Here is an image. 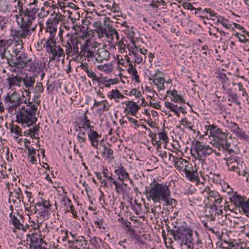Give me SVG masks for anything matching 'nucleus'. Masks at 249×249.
<instances>
[{"label":"nucleus","instance_id":"obj_1","mask_svg":"<svg viewBox=\"0 0 249 249\" xmlns=\"http://www.w3.org/2000/svg\"><path fill=\"white\" fill-rule=\"evenodd\" d=\"M146 196L148 201L154 202H177V200L171 197V192L166 184L160 183L155 179L150 184L149 187H146Z\"/></svg>","mask_w":249,"mask_h":249},{"label":"nucleus","instance_id":"obj_2","mask_svg":"<svg viewBox=\"0 0 249 249\" xmlns=\"http://www.w3.org/2000/svg\"><path fill=\"white\" fill-rule=\"evenodd\" d=\"M205 127L207 131H210V135L213 137L214 142L213 145L219 150L223 152L227 151L230 154L234 152L233 149L231 148V143L228 142L227 140L228 137H231V134L223 132L221 129L213 124L207 125Z\"/></svg>","mask_w":249,"mask_h":249},{"label":"nucleus","instance_id":"obj_3","mask_svg":"<svg viewBox=\"0 0 249 249\" xmlns=\"http://www.w3.org/2000/svg\"><path fill=\"white\" fill-rule=\"evenodd\" d=\"M167 231L168 235L173 236L175 241L180 244L189 245L193 241V231L187 227H179L176 230L167 228Z\"/></svg>","mask_w":249,"mask_h":249},{"label":"nucleus","instance_id":"obj_4","mask_svg":"<svg viewBox=\"0 0 249 249\" xmlns=\"http://www.w3.org/2000/svg\"><path fill=\"white\" fill-rule=\"evenodd\" d=\"M17 22L21 30L15 31L16 36L18 37L25 38L27 36H30L31 33L30 29H28L26 24V21L24 18V16L19 17L16 15Z\"/></svg>","mask_w":249,"mask_h":249},{"label":"nucleus","instance_id":"obj_5","mask_svg":"<svg viewBox=\"0 0 249 249\" xmlns=\"http://www.w3.org/2000/svg\"><path fill=\"white\" fill-rule=\"evenodd\" d=\"M17 22L21 30L15 31L16 36L18 37L25 38L27 36H30L31 33L30 29H28L26 24V21L24 18V16L19 17L16 15Z\"/></svg>","mask_w":249,"mask_h":249},{"label":"nucleus","instance_id":"obj_6","mask_svg":"<svg viewBox=\"0 0 249 249\" xmlns=\"http://www.w3.org/2000/svg\"><path fill=\"white\" fill-rule=\"evenodd\" d=\"M17 22L21 30L15 31L16 36L18 37L25 38L27 36H30L31 33L30 29H28L26 24V21L24 18V16L19 17L16 15Z\"/></svg>","mask_w":249,"mask_h":249},{"label":"nucleus","instance_id":"obj_7","mask_svg":"<svg viewBox=\"0 0 249 249\" xmlns=\"http://www.w3.org/2000/svg\"><path fill=\"white\" fill-rule=\"evenodd\" d=\"M9 217L10 220L9 223L14 227V232H16V230L24 229V216L19 214L18 213H10Z\"/></svg>","mask_w":249,"mask_h":249},{"label":"nucleus","instance_id":"obj_8","mask_svg":"<svg viewBox=\"0 0 249 249\" xmlns=\"http://www.w3.org/2000/svg\"><path fill=\"white\" fill-rule=\"evenodd\" d=\"M37 108L36 105L32 106L31 108H26L24 110L19 111L17 115V120H26L27 122L31 121L32 116L36 114Z\"/></svg>","mask_w":249,"mask_h":249},{"label":"nucleus","instance_id":"obj_9","mask_svg":"<svg viewBox=\"0 0 249 249\" xmlns=\"http://www.w3.org/2000/svg\"><path fill=\"white\" fill-rule=\"evenodd\" d=\"M225 93L227 94L228 96V101L234 103L236 105H240V102L239 101V97L236 93V89L232 88H228L225 85L222 87Z\"/></svg>","mask_w":249,"mask_h":249},{"label":"nucleus","instance_id":"obj_10","mask_svg":"<svg viewBox=\"0 0 249 249\" xmlns=\"http://www.w3.org/2000/svg\"><path fill=\"white\" fill-rule=\"evenodd\" d=\"M216 206L215 203H206L204 208L205 216L210 218L211 221H214L215 219L214 213H216Z\"/></svg>","mask_w":249,"mask_h":249},{"label":"nucleus","instance_id":"obj_11","mask_svg":"<svg viewBox=\"0 0 249 249\" xmlns=\"http://www.w3.org/2000/svg\"><path fill=\"white\" fill-rule=\"evenodd\" d=\"M19 99L20 97L14 91L11 95H10V93L7 94L4 98V101L5 103L11 104V107L12 108H14L19 105Z\"/></svg>","mask_w":249,"mask_h":249},{"label":"nucleus","instance_id":"obj_12","mask_svg":"<svg viewBox=\"0 0 249 249\" xmlns=\"http://www.w3.org/2000/svg\"><path fill=\"white\" fill-rule=\"evenodd\" d=\"M115 173L121 181L129 179V174L126 172V169L122 165L115 167Z\"/></svg>","mask_w":249,"mask_h":249},{"label":"nucleus","instance_id":"obj_13","mask_svg":"<svg viewBox=\"0 0 249 249\" xmlns=\"http://www.w3.org/2000/svg\"><path fill=\"white\" fill-rule=\"evenodd\" d=\"M30 239V249H46L41 245V243H43L42 239L41 238L39 240L36 236L34 235H32Z\"/></svg>","mask_w":249,"mask_h":249},{"label":"nucleus","instance_id":"obj_14","mask_svg":"<svg viewBox=\"0 0 249 249\" xmlns=\"http://www.w3.org/2000/svg\"><path fill=\"white\" fill-rule=\"evenodd\" d=\"M108 180L111 183H113L115 185V189L116 190V192L118 194H123L124 197L125 196L127 195V199H126V200L127 201L129 202H131V201L132 200V197H130L126 194H124V187L123 186V184H121V183L118 182L116 181L115 180H114L113 179V178L111 176L108 177Z\"/></svg>","mask_w":249,"mask_h":249},{"label":"nucleus","instance_id":"obj_15","mask_svg":"<svg viewBox=\"0 0 249 249\" xmlns=\"http://www.w3.org/2000/svg\"><path fill=\"white\" fill-rule=\"evenodd\" d=\"M230 191L233 193L232 197H230V202H249V198L246 196H242L237 192H233V189L229 187Z\"/></svg>","mask_w":249,"mask_h":249},{"label":"nucleus","instance_id":"obj_16","mask_svg":"<svg viewBox=\"0 0 249 249\" xmlns=\"http://www.w3.org/2000/svg\"><path fill=\"white\" fill-rule=\"evenodd\" d=\"M88 139L91 145L95 148H98L99 138L101 137V134H99L97 131L94 132L87 133Z\"/></svg>","mask_w":249,"mask_h":249},{"label":"nucleus","instance_id":"obj_17","mask_svg":"<svg viewBox=\"0 0 249 249\" xmlns=\"http://www.w3.org/2000/svg\"><path fill=\"white\" fill-rule=\"evenodd\" d=\"M6 80L8 81V85L9 86V89H10L15 86L19 87V83L22 82L23 78L18 75V74H17L16 76L12 74L10 77H9L6 79Z\"/></svg>","mask_w":249,"mask_h":249},{"label":"nucleus","instance_id":"obj_18","mask_svg":"<svg viewBox=\"0 0 249 249\" xmlns=\"http://www.w3.org/2000/svg\"><path fill=\"white\" fill-rule=\"evenodd\" d=\"M96 55H98L96 61L101 63L104 60H108L110 58V53L107 50L98 49Z\"/></svg>","mask_w":249,"mask_h":249},{"label":"nucleus","instance_id":"obj_19","mask_svg":"<svg viewBox=\"0 0 249 249\" xmlns=\"http://www.w3.org/2000/svg\"><path fill=\"white\" fill-rule=\"evenodd\" d=\"M59 22V19L53 18V19H49L46 22L47 31L50 32L51 34L53 33L54 35H56L57 31L56 24Z\"/></svg>","mask_w":249,"mask_h":249},{"label":"nucleus","instance_id":"obj_20","mask_svg":"<svg viewBox=\"0 0 249 249\" xmlns=\"http://www.w3.org/2000/svg\"><path fill=\"white\" fill-rule=\"evenodd\" d=\"M73 244H76L75 248H80L82 247V249H89L88 241L84 236H79L77 239L73 241Z\"/></svg>","mask_w":249,"mask_h":249},{"label":"nucleus","instance_id":"obj_21","mask_svg":"<svg viewBox=\"0 0 249 249\" xmlns=\"http://www.w3.org/2000/svg\"><path fill=\"white\" fill-rule=\"evenodd\" d=\"M22 82L24 86L28 89H33L34 88V85L36 82L35 78L31 76L26 74L25 77L23 78Z\"/></svg>","mask_w":249,"mask_h":249},{"label":"nucleus","instance_id":"obj_22","mask_svg":"<svg viewBox=\"0 0 249 249\" xmlns=\"http://www.w3.org/2000/svg\"><path fill=\"white\" fill-rule=\"evenodd\" d=\"M76 36L77 35L76 34H71V36L69 38V40L71 41V44L72 45V52L74 53H78L79 52V47L78 45L79 43V41Z\"/></svg>","mask_w":249,"mask_h":249},{"label":"nucleus","instance_id":"obj_23","mask_svg":"<svg viewBox=\"0 0 249 249\" xmlns=\"http://www.w3.org/2000/svg\"><path fill=\"white\" fill-rule=\"evenodd\" d=\"M206 145L202 144L201 142L198 141H196L194 143V148L197 154V157L200 161H204L206 160L205 158H202V156L200 154L201 151L204 148Z\"/></svg>","mask_w":249,"mask_h":249},{"label":"nucleus","instance_id":"obj_24","mask_svg":"<svg viewBox=\"0 0 249 249\" xmlns=\"http://www.w3.org/2000/svg\"><path fill=\"white\" fill-rule=\"evenodd\" d=\"M126 233H127L131 241H136L139 242L141 240V236L138 235L136 231L132 229H127Z\"/></svg>","mask_w":249,"mask_h":249},{"label":"nucleus","instance_id":"obj_25","mask_svg":"<svg viewBox=\"0 0 249 249\" xmlns=\"http://www.w3.org/2000/svg\"><path fill=\"white\" fill-rule=\"evenodd\" d=\"M89 123V119L85 113L81 117L78 118L75 121V125L82 126L83 129L85 130L87 124Z\"/></svg>","mask_w":249,"mask_h":249},{"label":"nucleus","instance_id":"obj_26","mask_svg":"<svg viewBox=\"0 0 249 249\" xmlns=\"http://www.w3.org/2000/svg\"><path fill=\"white\" fill-rule=\"evenodd\" d=\"M239 212H243L247 216L249 217V203H239L235 208Z\"/></svg>","mask_w":249,"mask_h":249},{"label":"nucleus","instance_id":"obj_27","mask_svg":"<svg viewBox=\"0 0 249 249\" xmlns=\"http://www.w3.org/2000/svg\"><path fill=\"white\" fill-rule=\"evenodd\" d=\"M26 57L27 54L22 53L19 56L16 58V60L18 63V69H22L26 66L25 63Z\"/></svg>","mask_w":249,"mask_h":249},{"label":"nucleus","instance_id":"obj_28","mask_svg":"<svg viewBox=\"0 0 249 249\" xmlns=\"http://www.w3.org/2000/svg\"><path fill=\"white\" fill-rule=\"evenodd\" d=\"M52 206V204L51 203H36V205H35V208H36V210H38V207L40 208V210L42 212L47 213L51 209Z\"/></svg>","mask_w":249,"mask_h":249},{"label":"nucleus","instance_id":"obj_29","mask_svg":"<svg viewBox=\"0 0 249 249\" xmlns=\"http://www.w3.org/2000/svg\"><path fill=\"white\" fill-rule=\"evenodd\" d=\"M148 136L151 138L152 143L153 145L157 144V150H159V149H161V142L160 141L157 140V134L155 133H152V132H150L148 134Z\"/></svg>","mask_w":249,"mask_h":249},{"label":"nucleus","instance_id":"obj_30","mask_svg":"<svg viewBox=\"0 0 249 249\" xmlns=\"http://www.w3.org/2000/svg\"><path fill=\"white\" fill-rule=\"evenodd\" d=\"M47 52L48 53H51L54 56H58L60 57L62 55H64V50L60 46H59L57 50H55V49L52 48V51H49L47 50Z\"/></svg>","mask_w":249,"mask_h":249},{"label":"nucleus","instance_id":"obj_31","mask_svg":"<svg viewBox=\"0 0 249 249\" xmlns=\"http://www.w3.org/2000/svg\"><path fill=\"white\" fill-rule=\"evenodd\" d=\"M61 44L63 47L66 48V54H70L72 52L73 49L72 48L71 44L69 41H65L62 39Z\"/></svg>","mask_w":249,"mask_h":249},{"label":"nucleus","instance_id":"obj_32","mask_svg":"<svg viewBox=\"0 0 249 249\" xmlns=\"http://www.w3.org/2000/svg\"><path fill=\"white\" fill-rule=\"evenodd\" d=\"M174 95L173 98L171 99L172 101L175 103H178L179 101L181 103H185V100L182 97V96L178 93V91L176 89H174Z\"/></svg>","mask_w":249,"mask_h":249},{"label":"nucleus","instance_id":"obj_33","mask_svg":"<svg viewBox=\"0 0 249 249\" xmlns=\"http://www.w3.org/2000/svg\"><path fill=\"white\" fill-rule=\"evenodd\" d=\"M216 21L214 24L221 23L222 26L227 29H230L231 27V24H228L225 22V21H227L228 19H226L223 16H218Z\"/></svg>","mask_w":249,"mask_h":249},{"label":"nucleus","instance_id":"obj_34","mask_svg":"<svg viewBox=\"0 0 249 249\" xmlns=\"http://www.w3.org/2000/svg\"><path fill=\"white\" fill-rule=\"evenodd\" d=\"M237 137L239 138L242 140H245L247 138V135L246 134L245 132L242 130V128H240L239 127L236 129L235 132L233 133Z\"/></svg>","mask_w":249,"mask_h":249},{"label":"nucleus","instance_id":"obj_35","mask_svg":"<svg viewBox=\"0 0 249 249\" xmlns=\"http://www.w3.org/2000/svg\"><path fill=\"white\" fill-rule=\"evenodd\" d=\"M11 58L6 57L7 63L8 64L9 66L11 67H16L18 69V61L14 60L13 58V55L11 54L9 51L8 52Z\"/></svg>","mask_w":249,"mask_h":249},{"label":"nucleus","instance_id":"obj_36","mask_svg":"<svg viewBox=\"0 0 249 249\" xmlns=\"http://www.w3.org/2000/svg\"><path fill=\"white\" fill-rule=\"evenodd\" d=\"M55 35H54L53 33L50 34L49 38L44 44V47L47 48L49 51H52L53 46L51 45V41H52L53 38H55Z\"/></svg>","mask_w":249,"mask_h":249},{"label":"nucleus","instance_id":"obj_37","mask_svg":"<svg viewBox=\"0 0 249 249\" xmlns=\"http://www.w3.org/2000/svg\"><path fill=\"white\" fill-rule=\"evenodd\" d=\"M11 127L10 131L11 133H15L17 135L22 136V130L19 126L17 125L10 124Z\"/></svg>","mask_w":249,"mask_h":249},{"label":"nucleus","instance_id":"obj_38","mask_svg":"<svg viewBox=\"0 0 249 249\" xmlns=\"http://www.w3.org/2000/svg\"><path fill=\"white\" fill-rule=\"evenodd\" d=\"M160 5L165 6L166 5V3L163 0H153L149 4V6L153 8H158Z\"/></svg>","mask_w":249,"mask_h":249},{"label":"nucleus","instance_id":"obj_39","mask_svg":"<svg viewBox=\"0 0 249 249\" xmlns=\"http://www.w3.org/2000/svg\"><path fill=\"white\" fill-rule=\"evenodd\" d=\"M71 34H76L77 35V36L78 37V39L79 38H87L90 36V34L89 32L88 31H84L82 32H75L74 33H71Z\"/></svg>","mask_w":249,"mask_h":249},{"label":"nucleus","instance_id":"obj_40","mask_svg":"<svg viewBox=\"0 0 249 249\" xmlns=\"http://www.w3.org/2000/svg\"><path fill=\"white\" fill-rule=\"evenodd\" d=\"M227 203H225V205L224 206V208L225 211H227V208L231 212H234L235 213H237V211L238 210H236L235 208H237L238 206L239 203H233V205L231 204V205H227L226 206Z\"/></svg>","mask_w":249,"mask_h":249},{"label":"nucleus","instance_id":"obj_41","mask_svg":"<svg viewBox=\"0 0 249 249\" xmlns=\"http://www.w3.org/2000/svg\"><path fill=\"white\" fill-rule=\"evenodd\" d=\"M202 13L204 15L205 13L209 14V16L211 17H216L217 18L218 16H217V14L213 10H212L211 8H205L202 11Z\"/></svg>","mask_w":249,"mask_h":249},{"label":"nucleus","instance_id":"obj_42","mask_svg":"<svg viewBox=\"0 0 249 249\" xmlns=\"http://www.w3.org/2000/svg\"><path fill=\"white\" fill-rule=\"evenodd\" d=\"M44 91V88L42 85V83L40 82H37L36 87L35 88L34 92L40 94Z\"/></svg>","mask_w":249,"mask_h":249},{"label":"nucleus","instance_id":"obj_43","mask_svg":"<svg viewBox=\"0 0 249 249\" xmlns=\"http://www.w3.org/2000/svg\"><path fill=\"white\" fill-rule=\"evenodd\" d=\"M119 90L118 89H112L111 91L108 92V97L110 99H116L118 98L119 96Z\"/></svg>","mask_w":249,"mask_h":249},{"label":"nucleus","instance_id":"obj_44","mask_svg":"<svg viewBox=\"0 0 249 249\" xmlns=\"http://www.w3.org/2000/svg\"><path fill=\"white\" fill-rule=\"evenodd\" d=\"M29 7V10L30 13H31L32 15H30V18H32V19H35L36 18V14L38 12L39 10L38 8L33 7V6H28Z\"/></svg>","mask_w":249,"mask_h":249},{"label":"nucleus","instance_id":"obj_45","mask_svg":"<svg viewBox=\"0 0 249 249\" xmlns=\"http://www.w3.org/2000/svg\"><path fill=\"white\" fill-rule=\"evenodd\" d=\"M228 127L230 130L232 132H235V131H236V129L239 127L238 125L233 122H230L229 123H228Z\"/></svg>","mask_w":249,"mask_h":249},{"label":"nucleus","instance_id":"obj_46","mask_svg":"<svg viewBox=\"0 0 249 249\" xmlns=\"http://www.w3.org/2000/svg\"><path fill=\"white\" fill-rule=\"evenodd\" d=\"M108 33H109V37L110 36L112 39H113L114 34H117V30L111 25L108 24Z\"/></svg>","mask_w":249,"mask_h":249},{"label":"nucleus","instance_id":"obj_47","mask_svg":"<svg viewBox=\"0 0 249 249\" xmlns=\"http://www.w3.org/2000/svg\"><path fill=\"white\" fill-rule=\"evenodd\" d=\"M159 139L160 140H162L165 144L168 143L169 139L165 131H163V132L159 133Z\"/></svg>","mask_w":249,"mask_h":249},{"label":"nucleus","instance_id":"obj_48","mask_svg":"<svg viewBox=\"0 0 249 249\" xmlns=\"http://www.w3.org/2000/svg\"><path fill=\"white\" fill-rule=\"evenodd\" d=\"M184 172L186 174V177H188L191 179H195L196 178V172H191L190 170L185 169Z\"/></svg>","mask_w":249,"mask_h":249},{"label":"nucleus","instance_id":"obj_49","mask_svg":"<svg viewBox=\"0 0 249 249\" xmlns=\"http://www.w3.org/2000/svg\"><path fill=\"white\" fill-rule=\"evenodd\" d=\"M136 107V103L131 101V104L130 105L129 110H127V113L126 114H130L132 116H135V108Z\"/></svg>","mask_w":249,"mask_h":249},{"label":"nucleus","instance_id":"obj_50","mask_svg":"<svg viewBox=\"0 0 249 249\" xmlns=\"http://www.w3.org/2000/svg\"><path fill=\"white\" fill-rule=\"evenodd\" d=\"M151 212L153 213L155 215L157 213H159L160 212H161V209L160 205H155V206H151Z\"/></svg>","mask_w":249,"mask_h":249},{"label":"nucleus","instance_id":"obj_51","mask_svg":"<svg viewBox=\"0 0 249 249\" xmlns=\"http://www.w3.org/2000/svg\"><path fill=\"white\" fill-rule=\"evenodd\" d=\"M129 96L134 95L137 98L142 96L141 92L136 89H132L129 93Z\"/></svg>","mask_w":249,"mask_h":249},{"label":"nucleus","instance_id":"obj_52","mask_svg":"<svg viewBox=\"0 0 249 249\" xmlns=\"http://www.w3.org/2000/svg\"><path fill=\"white\" fill-rule=\"evenodd\" d=\"M98 82V86H100L102 85H105L106 83L108 82V79L107 77H97V80H96Z\"/></svg>","mask_w":249,"mask_h":249},{"label":"nucleus","instance_id":"obj_53","mask_svg":"<svg viewBox=\"0 0 249 249\" xmlns=\"http://www.w3.org/2000/svg\"><path fill=\"white\" fill-rule=\"evenodd\" d=\"M69 208L70 209H69L68 207H67V209H65L66 213L69 212L71 211V213L73 215V216L75 218L77 217V213H76L75 210L74 209L73 206L72 205H69Z\"/></svg>","mask_w":249,"mask_h":249},{"label":"nucleus","instance_id":"obj_54","mask_svg":"<svg viewBox=\"0 0 249 249\" xmlns=\"http://www.w3.org/2000/svg\"><path fill=\"white\" fill-rule=\"evenodd\" d=\"M86 73H87L88 76L89 77H90V78H91L92 79V81H96V80H97L98 76L95 74V73L94 72L91 70V69H90V70H89V71H87Z\"/></svg>","mask_w":249,"mask_h":249},{"label":"nucleus","instance_id":"obj_55","mask_svg":"<svg viewBox=\"0 0 249 249\" xmlns=\"http://www.w3.org/2000/svg\"><path fill=\"white\" fill-rule=\"evenodd\" d=\"M87 129H89V131H88L87 133L96 132V131L95 130L94 126L90 125V121L89 119V123L87 124V125L85 127V130Z\"/></svg>","mask_w":249,"mask_h":249},{"label":"nucleus","instance_id":"obj_56","mask_svg":"<svg viewBox=\"0 0 249 249\" xmlns=\"http://www.w3.org/2000/svg\"><path fill=\"white\" fill-rule=\"evenodd\" d=\"M132 53L136 58L135 60V62L137 63V64H140L141 63H142V56L139 54L138 53H136V52H132Z\"/></svg>","mask_w":249,"mask_h":249},{"label":"nucleus","instance_id":"obj_57","mask_svg":"<svg viewBox=\"0 0 249 249\" xmlns=\"http://www.w3.org/2000/svg\"><path fill=\"white\" fill-rule=\"evenodd\" d=\"M70 17L71 18V21L73 23V26L72 27V29L74 30L75 32H79V28H80V26L78 25L76 23L75 18H71L70 16Z\"/></svg>","mask_w":249,"mask_h":249},{"label":"nucleus","instance_id":"obj_58","mask_svg":"<svg viewBox=\"0 0 249 249\" xmlns=\"http://www.w3.org/2000/svg\"><path fill=\"white\" fill-rule=\"evenodd\" d=\"M164 105L167 108L169 109L171 111L174 110V108H175V107H178V106L177 105L173 104L170 102L167 101L164 102Z\"/></svg>","mask_w":249,"mask_h":249},{"label":"nucleus","instance_id":"obj_59","mask_svg":"<svg viewBox=\"0 0 249 249\" xmlns=\"http://www.w3.org/2000/svg\"><path fill=\"white\" fill-rule=\"evenodd\" d=\"M105 25L106 26L103 27L102 26L101 28L99 30L101 31V33L102 34H105L107 37H109V33H108L107 25V24H105Z\"/></svg>","mask_w":249,"mask_h":249},{"label":"nucleus","instance_id":"obj_60","mask_svg":"<svg viewBox=\"0 0 249 249\" xmlns=\"http://www.w3.org/2000/svg\"><path fill=\"white\" fill-rule=\"evenodd\" d=\"M17 122L21 123V126L24 128L31 126V125H30V122H27L26 120H17Z\"/></svg>","mask_w":249,"mask_h":249},{"label":"nucleus","instance_id":"obj_61","mask_svg":"<svg viewBox=\"0 0 249 249\" xmlns=\"http://www.w3.org/2000/svg\"><path fill=\"white\" fill-rule=\"evenodd\" d=\"M182 6L184 9L190 10L191 11H193L195 9V8L192 5L191 3L189 2H184Z\"/></svg>","mask_w":249,"mask_h":249},{"label":"nucleus","instance_id":"obj_62","mask_svg":"<svg viewBox=\"0 0 249 249\" xmlns=\"http://www.w3.org/2000/svg\"><path fill=\"white\" fill-rule=\"evenodd\" d=\"M28 67H29V68L28 69V71H29L35 72L36 71V67L34 62L29 63Z\"/></svg>","mask_w":249,"mask_h":249},{"label":"nucleus","instance_id":"obj_63","mask_svg":"<svg viewBox=\"0 0 249 249\" xmlns=\"http://www.w3.org/2000/svg\"><path fill=\"white\" fill-rule=\"evenodd\" d=\"M175 160L174 166L176 167L180 166L182 165L183 161L185 162H187L186 160L183 159L182 158H181L179 160H178V159Z\"/></svg>","mask_w":249,"mask_h":249},{"label":"nucleus","instance_id":"obj_64","mask_svg":"<svg viewBox=\"0 0 249 249\" xmlns=\"http://www.w3.org/2000/svg\"><path fill=\"white\" fill-rule=\"evenodd\" d=\"M144 122H145L150 127H152V128H155L156 127L155 126V123L153 122L152 119L150 118L148 120H146L145 119L143 120Z\"/></svg>","mask_w":249,"mask_h":249}]
</instances>
